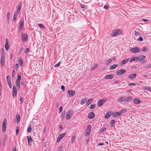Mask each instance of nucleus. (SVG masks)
<instances>
[{
  "instance_id": "5701e85b",
  "label": "nucleus",
  "mask_w": 151,
  "mask_h": 151,
  "mask_svg": "<svg viewBox=\"0 0 151 151\" xmlns=\"http://www.w3.org/2000/svg\"><path fill=\"white\" fill-rule=\"evenodd\" d=\"M17 123H18L20 119V117L19 114L17 113L16 114Z\"/></svg>"
},
{
  "instance_id": "c03bdc74",
  "label": "nucleus",
  "mask_w": 151,
  "mask_h": 151,
  "mask_svg": "<svg viewBox=\"0 0 151 151\" xmlns=\"http://www.w3.org/2000/svg\"><path fill=\"white\" fill-rule=\"evenodd\" d=\"M7 83H8V84L9 85V88H12V83H11V81H8L7 82Z\"/></svg>"
},
{
  "instance_id": "7c9ffc66",
  "label": "nucleus",
  "mask_w": 151,
  "mask_h": 151,
  "mask_svg": "<svg viewBox=\"0 0 151 151\" xmlns=\"http://www.w3.org/2000/svg\"><path fill=\"white\" fill-rule=\"evenodd\" d=\"M115 121L114 120H112L110 122V124L111 127H113L115 125Z\"/></svg>"
},
{
  "instance_id": "aec40b11",
  "label": "nucleus",
  "mask_w": 151,
  "mask_h": 151,
  "mask_svg": "<svg viewBox=\"0 0 151 151\" xmlns=\"http://www.w3.org/2000/svg\"><path fill=\"white\" fill-rule=\"evenodd\" d=\"M129 58H127L124 60L122 61L120 63L121 65H123L129 61Z\"/></svg>"
},
{
  "instance_id": "393cba45",
  "label": "nucleus",
  "mask_w": 151,
  "mask_h": 151,
  "mask_svg": "<svg viewBox=\"0 0 151 151\" xmlns=\"http://www.w3.org/2000/svg\"><path fill=\"white\" fill-rule=\"evenodd\" d=\"M124 96H122L118 99L117 101L120 103H121L124 101Z\"/></svg>"
},
{
  "instance_id": "f8f14e48",
  "label": "nucleus",
  "mask_w": 151,
  "mask_h": 151,
  "mask_svg": "<svg viewBox=\"0 0 151 151\" xmlns=\"http://www.w3.org/2000/svg\"><path fill=\"white\" fill-rule=\"evenodd\" d=\"M66 133H64L59 135L57 138V142H59L66 134Z\"/></svg>"
},
{
  "instance_id": "69168bd1",
  "label": "nucleus",
  "mask_w": 151,
  "mask_h": 151,
  "mask_svg": "<svg viewBox=\"0 0 151 151\" xmlns=\"http://www.w3.org/2000/svg\"><path fill=\"white\" fill-rule=\"evenodd\" d=\"M61 89L63 90V91H64L65 90V87L64 86H61Z\"/></svg>"
},
{
  "instance_id": "a18cd8bd",
  "label": "nucleus",
  "mask_w": 151,
  "mask_h": 151,
  "mask_svg": "<svg viewBox=\"0 0 151 151\" xmlns=\"http://www.w3.org/2000/svg\"><path fill=\"white\" fill-rule=\"evenodd\" d=\"M30 51V50L29 48H27L25 50L24 52L26 54H27Z\"/></svg>"
},
{
  "instance_id": "a19ab883",
  "label": "nucleus",
  "mask_w": 151,
  "mask_h": 151,
  "mask_svg": "<svg viewBox=\"0 0 151 151\" xmlns=\"http://www.w3.org/2000/svg\"><path fill=\"white\" fill-rule=\"evenodd\" d=\"M112 61V60L111 59H109L106 62V64L107 65L109 64Z\"/></svg>"
},
{
  "instance_id": "c85d7f7f",
  "label": "nucleus",
  "mask_w": 151,
  "mask_h": 151,
  "mask_svg": "<svg viewBox=\"0 0 151 151\" xmlns=\"http://www.w3.org/2000/svg\"><path fill=\"white\" fill-rule=\"evenodd\" d=\"M21 78V73H19L18 74L17 78L16 80L18 81H20Z\"/></svg>"
},
{
  "instance_id": "0e129e2a",
  "label": "nucleus",
  "mask_w": 151,
  "mask_h": 151,
  "mask_svg": "<svg viewBox=\"0 0 151 151\" xmlns=\"http://www.w3.org/2000/svg\"><path fill=\"white\" fill-rule=\"evenodd\" d=\"M20 84V81H18L16 80V85H19Z\"/></svg>"
},
{
  "instance_id": "2eb2a0df",
  "label": "nucleus",
  "mask_w": 151,
  "mask_h": 151,
  "mask_svg": "<svg viewBox=\"0 0 151 151\" xmlns=\"http://www.w3.org/2000/svg\"><path fill=\"white\" fill-rule=\"evenodd\" d=\"M8 39H6L5 40V41L6 42V44H5V47L6 50H8L9 49V45L8 44Z\"/></svg>"
},
{
  "instance_id": "49530a36",
  "label": "nucleus",
  "mask_w": 151,
  "mask_h": 151,
  "mask_svg": "<svg viewBox=\"0 0 151 151\" xmlns=\"http://www.w3.org/2000/svg\"><path fill=\"white\" fill-rule=\"evenodd\" d=\"M10 79H11L10 76L9 75H8L6 77V80H7V82L8 81H10Z\"/></svg>"
},
{
  "instance_id": "09e8293b",
  "label": "nucleus",
  "mask_w": 151,
  "mask_h": 151,
  "mask_svg": "<svg viewBox=\"0 0 151 151\" xmlns=\"http://www.w3.org/2000/svg\"><path fill=\"white\" fill-rule=\"evenodd\" d=\"M151 67V63L149 64L148 65H147L145 67V68H149Z\"/></svg>"
},
{
  "instance_id": "1a4fd4ad",
  "label": "nucleus",
  "mask_w": 151,
  "mask_h": 151,
  "mask_svg": "<svg viewBox=\"0 0 151 151\" xmlns=\"http://www.w3.org/2000/svg\"><path fill=\"white\" fill-rule=\"evenodd\" d=\"M13 91L12 94L13 96L14 97H15L16 96L17 94V90L16 89V87L15 85L13 86Z\"/></svg>"
},
{
  "instance_id": "603ef678",
  "label": "nucleus",
  "mask_w": 151,
  "mask_h": 151,
  "mask_svg": "<svg viewBox=\"0 0 151 151\" xmlns=\"http://www.w3.org/2000/svg\"><path fill=\"white\" fill-rule=\"evenodd\" d=\"M106 130V128L105 127L102 128L100 131L101 132H103L105 131Z\"/></svg>"
},
{
  "instance_id": "052dcab7",
  "label": "nucleus",
  "mask_w": 151,
  "mask_h": 151,
  "mask_svg": "<svg viewBox=\"0 0 151 151\" xmlns=\"http://www.w3.org/2000/svg\"><path fill=\"white\" fill-rule=\"evenodd\" d=\"M75 137L74 136H73L72 137V142H74L75 140Z\"/></svg>"
},
{
  "instance_id": "2f4dec72",
  "label": "nucleus",
  "mask_w": 151,
  "mask_h": 151,
  "mask_svg": "<svg viewBox=\"0 0 151 151\" xmlns=\"http://www.w3.org/2000/svg\"><path fill=\"white\" fill-rule=\"evenodd\" d=\"M135 60H137L136 57H132L130 60V62H132L133 61H134Z\"/></svg>"
},
{
  "instance_id": "4c0bfd02",
  "label": "nucleus",
  "mask_w": 151,
  "mask_h": 151,
  "mask_svg": "<svg viewBox=\"0 0 151 151\" xmlns=\"http://www.w3.org/2000/svg\"><path fill=\"white\" fill-rule=\"evenodd\" d=\"M27 139L28 142H32V139L30 136H28L27 137Z\"/></svg>"
},
{
  "instance_id": "7ed1b4c3",
  "label": "nucleus",
  "mask_w": 151,
  "mask_h": 151,
  "mask_svg": "<svg viewBox=\"0 0 151 151\" xmlns=\"http://www.w3.org/2000/svg\"><path fill=\"white\" fill-rule=\"evenodd\" d=\"M73 111L72 110H69L66 113V118L67 119H69L72 116Z\"/></svg>"
},
{
  "instance_id": "6e6d98bb",
  "label": "nucleus",
  "mask_w": 151,
  "mask_h": 151,
  "mask_svg": "<svg viewBox=\"0 0 151 151\" xmlns=\"http://www.w3.org/2000/svg\"><path fill=\"white\" fill-rule=\"evenodd\" d=\"M23 48L22 47H21L20 50H19V54H20L21 53V52H22L23 50Z\"/></svg>"
},
{
  "instance_id": "864d4df0",
  "label": "nucleus",
  "mask_w": 151,
  "mask_h": 151,
  "mask_svg": "<svg viewBox=\"0 0 151 151\" xmlns=\"http://www.w3.org/2000/svg\"><path fill=\"white\" fill-rule=\"evenodd\" d=\"M20 101H21V104H22L24 100H23V98L22 97H21L20 98Z\"/></svg>"
},
{
  "instance_id": "8fccbe9b",
  "label": "nucleus",
  "mask_w": 151,
  "mask_h": 151,
  "mask_svg": "<svg viewBox=\"0 0 151 151\" xmlns=\"http://www.w3.org/2000/svg\"><path fill=\"white\" fill-rule=\"evenodd\" d=\"M19 127H17L16 130V132L17 134H18L19 133Z\"/></svg>"
},
{
  "instance_id": "cd10ccee",
  "label": "nucleus",
  "mask_w": 151,
  "mask_h": 151,
  "mask_svg": "<svg viewBox=\"0 0 151 151\" xmlns=\"http://www.w3.org/2000/svg\"><path fill=\"white\" fill-rule=\"evenodd\" d=\"M93 100V99H92L91 98V99H89L88 100V101H87V102L86 104V105L87 106V105H89L91 103V102H92Z\"/></svg>"
},
{
  "instance_id": "412c9836",
  "label": "nucleus",
  "mask_w": 151,
  "mask_h": 151,
  "mask_svg": "<svg viewBox=\"0 0 151 151\" xmlns=\"http://www.w3.org/2000/svg\"><path fill=\"white\" fill-rule=\"evenodd\" d=\"M24 24V23L23 21H21L20 22L19 27V30H22Z\"/></svg>"
},
{
  "instance_id": "4be33fe9",
  "label": "nucleus",
  "mask_w": 151,
  "mask_h": 151,
  "mask_svg": "<svg viewBox=\"0 0 151 151\" xmlns=\"http://www.w3.org/2000/svg\"><path fill=\"white\" fill-rule=\"evenodd\" d=\"M114 76V75H113L111 74L110 75H107L105 76L104 78L105 79H111L113 78Z\"/></svg>"
},
{
  "instance_id": "338daca9",
  "label": "nucleus",
  "mask_w": 151,
  "mask_h": 151,
  "mask_svg": "<svg viewBox=\"0 0 151 151\" xmlns=\"http://www.w3.org/2000/svg\"><path fill=\"white\" fill-rule=\"evenodd\" d=\"M104 8L105 9H108V6L106 5L104 6Z\"/></svg>"
},
{
  "instance_id": "c756f323",
  "label": "nucleus",
  "mask_w": 151,
  "mask_h": 151,
  "mask_svg": "<svg viewBox=\"0 0 151 151\" xmlns=\"http://www.w3.org/2000/svg\"><path fill=\"white\" fill-rule=\"evenodd\" d=\"M5 61V58H1V65L2 67L4 65V63Z\"/></svg>"
},
{
  "instance_id": "f257e3e1",
  "label": "nucleus",
  "mask_w": 151,
  "mask_h": 151,
  "mask_svg": "<svg viewBox=\"0 0 151 151\" xmlns=\"http://www.w3.org/2000/svg\"><path fill=\"white\" fill-rule=\"evenodd\" d=\"M91 125H88L85 131V135L87 136L89 135L91 132Z\"/></svg>"
},
{
  "instance_id": "f704fd0d",
  "label": "nucleus",
  "mask_w": 151,
  "mask_h": 151,
  "mask_svg": "<svg viewBox=\"0 0 151 151\" xmlns=\"http://www.w3.org/2000/svg\"><path fill=\"white\" fill-rule=\"evenodd\" d=\"M127 111V110L126 109H121L119 111V112H120V114H121V115H122V113L125 112Z\"/></svg>"
},
{
  "instance_id": "9b49d317",
  "label": "nucleus",
  "mask_w": 151,
  "mask_h": 151,
  "mask_svg": "<svg viewBox=\"0 0 151 151\" xmlns=\"http://www.w3.org/2000/svg\"><path fill=\"white\" fill-rule=\"evenodd\" d=\"M112 114L113 116L115 117H117L121 116V115L119 111L117 112H114L112 113Z\"/></svg>"
},
{
  "instance_id": "f03ea898",
  "label": "nucleus",
  "mask_w": 151,
  "mask_h": 151,
  "mask_svg": "<svg viewBox=\"0 0 151 151\" xmlns=\"http://www.w3.org/2000/svg\"><path fill=\"white\" fill-rule=\"evenodd\" d=\"M119 30H115L111 33L110 36L111 37H114L119 35Z\"/></svg>"
},
{
  "instance_id": "0eeeda50",
  "label": "nucleus",
  "mask_w": 151,
  "mask_h": 151,
  "mask_svg": "<svg viewBox=\"0 0 151 151\" xmlns=\"http://www.w3.org/2000/svg\"><path fill=\"white\" fill-rule=\"evenodd\" d=\"M126 71L124 69H121L116 72V74L117 75L119 76L123 74Z\"/></svg>"
},
{
  "instance_id": "dca6fc26",
  "label": "nucleus",
  "mask_w": 151,
  "mask_h": 151,
  "mask_svg": "<svg viewBox=\"0 0 151 151\" xmlns=\"http://www.w3.org/2000/svg\"><path fill=\"white\" fill-rule=\"evenodd\" d=\"M28 38V36L27 34H24L23 35L22 37V41L23 42H25L27 40Z\"/></svg>"
},
{
  "instance_id": "37998d69",
  "label": "nucleus",
  "mask_w": 151,
  "mask_h": 151,
  "mask_svg": "<svg viewBox=\"0 0 151 151\" xmlns=\"http://www.w3.org/2000/svg\"><path fill=\"white\" fill-rule=\"evenodd\" d=\"M32 129L31 128V125H30L29 127L27 129V131L28 132H30L31 131Z\"/></svg>"
},
{
  "instance_id": "473e14b6",
  "label": "nucleus",
  "mask_w": 151,
  "mask_h": 151,
  "mask_svg": "<svg viewBox=\"0 0 151 151\" xmlns=\"http://www.w3.org/2000/svg\"><path fill=\"white\" fill-rule=\"evenodd\" d=\"M148 51L147 48L146 47H143L142 49V52H146Z\"/></svg>"
},
{
  "instance_id": "de8ad7c7",
  "label": "nucleus",
  "mask_w": 151,
  "mask_h": 151,
  "mask_svg": "<svg viewBox=\"0 0 151 151\" xmlns=\"http://www.w3.org/2000/svg\"><path fill=\"white\" fill-rule=\"evenodd\" d=\"M96 104H94L93 105H91L90 106V109H93L96 106Z\"/></svg>"
},
{
  "instance_id": "6ab92c4d",
  "label": "nucleus",
  "mask_w": 151,
  "mask_h": 151,
  "mask_svg": "<svg viewBox=\"0 0 151 151\" xmlns=\"http://www.w3.org/2000/svg\"><path fill=\"white\" fill-rule=\"evenodd\" d=\"M111 114H111V112L109 111L106 113V115L104 116V118L105 119H107L110 117Z\"/></svg>"
},
{
  "instance_id": "3c124183",
  "label": "nucleus",
  "mask_w": 151,
  "mask_h": 151,
  "mask_svg": "<svg viewBox=\"0 0 151 151\" xmlns=\"http://www.w3.org/2000/svg\"><path fill=\"white\" fill-rule=\"evenodd\" d=\"M65 111L64 112H62V114L61 115V118L62 119H63L64 118V116L65 115Z\"/></svg>"
},
{
  "instance_id": "b1692460",
  "label": "nucleus",
  "mask_w": 151,
  "mask_h": 151,
  "mask_svg": "<svg viewBox=\"0 0 151 151\" xmlns=\"http://www.w3.org/2000/svg\"><path fill=\"white\" fill-rule=\"evenodd\" d=\"M87 99V98L86 97L82 99L81 101V104L83 105L84 104V103L86 102Z\"/></svg>"
},
{
  "instance_id": "79ce46f5",
  "label": "nucleus",
  "mask_w": 151,
  "mask_h": 151,
  "mask_svg": "<svg viewBox=\"0 0 151 151\" xmlns=\"http://www.w3.org/2000/svg\"><path fill=\"white\" fill-rule=\"evenodd\" d=\"M38 26L40 28H45V26L44 25H43L42 24H38Z\"/></svg>"
},
{
  "instance_id": "ea45409f",
  "label": "nucleus",
  "mask_w": 151,
  "mask_h": 151,
  "mask_svg": "<svg viewBox=\"0 0 151 151\" xmlns=\"http://www.w3.org/2000/svg\"><path fill=\"white\" fill-rule=\"evenodd\" d=\"M98 66V65L95 64L91 68V70H93L95 68H96Z\"/></svg>"
},
{
  "instance_id": "680f3d73",
  "label": "nucleus",
  "mask_w": 151,
  "mask_h": 151,
  "mask_svg": "<svg viewBox=\"0 0 151 151\" xmlns=\"http://www.w3.org/2000/svg\"><path fill=\"white\" fill-rule=\"evenodd\" d=\"M63 110V107L62 106H60L59 108V111L60 113Z\"/></svg>"
},
{
  "instance_id": "72a5a7b5",
  "label": "nucleus",
  "mask_w": 151,
  "mask_h": 151,
  "mask_svg": "<svg viewBox=\"0 0 151 151\" xmlns=\"http://www.w3.org/2000/svg\"><path fill=\"white\" fill-rule=\"evenodd\" d=\"M144 88L146 90L151 91V87L145 86Z\"/></svg>"
},
{
  "instance_id": "5fc2aeb1",
  "label": "nucleus",
  "mask_w": 151,
  "mask_h": 151,
  "mask_svg": "<svg viewBox=\"0 0 151 151\" xmlns=\"http://www.w3.org/2000/svg\"><path fill=\"white\" fill-rule=\"evenodd\" d=\"M135 85L136 84L135 83H131L128 84V85L129 86H130L132 85L135 86Z\"/></svg>"
},
{
  "instance_id": "13d9d810",
  "label": "nucleus",
  "mask_w": 151,
  "mask_h": 151,
  "mask_svg": "<svg viewBox=\"0 0 151 151\" xmlns=\"http://www.w3.org/2000/svg\"><path fill=\"white\" fill-rule=\"evenodd\" d=\"M138 40L141 41H142L143 40V39L142 37H140L139 38H138Z\"/></svg>"
},
{
  "instance_id": "4468645a",
  "label": "nucleus",
  "mask_w": 151,
  "mask_h": 151,
  "mask_svg": "<svg viewBox=\"0 0 151 151\" xmlns=\"http://www.w3.org/2000/svg\"><path fill=\"white\" fill-rule=\"evenodd\" d=\"M133 99L132 97L131 96H127L126 97L124 96V101L126 102H128L131 100Z\"/></svg>"
},
{
  "instance_id": "bb28decb",
  "label": "nucleus",
  "mask_w": 151,
  "mask_h": 151,
  "mask_svg": "<svg viewBox=\"0 0 151 151\" xmlns=\"http://www.w3.org/2000/svg\"><path fill=\"white\" fill-rule=\"evenodd\" d=\"M18 62L19 64V65L21 66H22L23 64V61L22 60V59L20 57L18 59Z\"/></svg>"
},
{
  "instance_id": "c9c22d12",
  "label": "nucleus",
  "mask_w": 151,
  "mask_h": 151,
  "mask_svg": "<svg viewBox=\"0 0 151 151\" xmlns=\"http://www.w3.org/2000/svg\"><path fill=\"white\" fill-rule=\"evenodd\" d=\"M81 7L82 8L86 9L87 7V6L85 5L84 4H81L80 5Z\"/></svg>"
},
{
  "instance_id": "6e6552de",
  "label": "nucleus",
  "mask_w": 151,
  "mask_h": 151,
  "mask_svg": "<svg viewBox=\"0 0 151 151\" xmlns=\"http://www.w3.org/2000/svg\"><path fill=\"white\" fill-rule=\"evenodd\" d=\"M146 57L145 55H140L139 57H136L137 60L141 62Z\"/></svg>"
},
{
  "instance_id": "a211bd4d",
  "label": "nucleus",
  "mask_w": 151,
  "mask_h": 151,
  "mask_svg": "<svg viewBox=\"0 0 151 151\" xmlns=\"http://www.w3.org/2000/svg\"><path fill=\"white\" fill-rule=\"evenodd\" d=\"M133 102L135 104H139L140 102V100L136 98H135L133 99Z\"/></svg>"
},
{
  "instance_id": "9d476101",
  "label": "nucleus",
  "mask_w": 151,
  "mask_h": 151,
  "mask_svg": "<svg viewBox=\"0 0 151 151\" xmlns=\"http://www.w3.org/2000/svg\"><path fill=\"white\" fill-rule=\"evenodd\" d=\"M68 94L69 96L72 97L75 95V91L72 90H68Z\"/></svg>"
},
{
  "instance_id": "bf43d9fd",
  "label": "nucleus",
  "mask_w": 151,
  "mask_h": 151,
  "mask_svg": "<svg viewBox=\"0 0 151 151\" xmlns=\"http://www.w3.org/2000/svg\"><path fill=\"white\" fill-rule=\"evenodd\" d=\"M60 62H59L57 64H56L55 66V67H58L60 65Z\"/></svg>"
},
{
  "instance_id": "f3484780",
  "label": "nucleus",
  "mask_w": 151,
  "mask_h": 151,
  "mask_svg": "<svg viewBox=\"0 0 151 151\" xmlns=\"http://www.w3.org/2000/svg\"><path fill=\"white\" fill-rule=\"evenodd\" d=\"M136 75L137 74L136 73L132 74L128 76V78L132 80L135 78Z\"/></svg>"
},
{
  "instance_id": "a878e982",
  "label": "nucleus",
  "mask_w": 151,
  "mask_h": 151,
  "mask_svg": "<svg viewBox=\"0 0 151 151\" xmlns=\"http://www.w3.org/2000/svg\"><path fill=\"white\" fill-rule=\"evenodd\" d=\"M118 65L117 64H114L113 65H111L110 66V69L112 70L115 69L117 66Z\"/></svg>"
},
{
  "instance_id": "39448f33",
  "label": "nucleus",
  "mask_w": 151,
  "mask_h": 151,
  "mask_svg": "<svg viewBox=\"0 0 151 151\" xmlns=\"http://www.w3.org/2000/svg\"><path fill=\"white\" fill-rule=\"evenodd\" d=\"M130 51L133 53H136L140 52L141 51V50L138 47H134L130 49Z\"/></svg>"
},
{
  "instance_id": "e2e57ef3",
  "label": "nucleus",
  "mask_w": 151,
  "mask_h": 151,
  "mask_svg": "<svg viewBox=\"0 0 151 151\" xmlns=\"http://www.w3.org/2000/svg\"><path fill=\"white\" fill-rule=\"evenodd\" d=\"M62 149V147H59L58 148V151H61V150Z\"/></svg>"
},
{
  "instance_id": "774afa93",
  "label": "nucleus",
  "mask_w": 151,
  "mask_h": 151,
  "mask_svg": "<svg viewBox=\"0 0 151 151\" xmlns=\"http://www.w3.org/2000/svg\"><path fill=\"white\" fill-rule=\"evenodd\" d=\"M98 144L99 145H104V143L102 142H99Z\"/></svg>"
},
{
  "instance_id": "ddd939ff",
  "label": "nucleus",
  "mask_w": 151,
  "mask_h": 151,
  "mask_svg": "<svg viewBox=\"0 0 151 151\" xmlns=\"http://www.w3.org/2000/svg\"><path fill=\"white\" fill-rule=\"evenodd\" d=\"M94 116V114L93 112H91L89 113L88 116V117L89 119H93Z\"/></svg>"
},
{
  "instance_id": "423d86ee",
  "label": "nucleus",
  "mask_w": 151,
  "mask_h": 151,
  "mask_svg": "<svg viewBox=\"0 0 151 151\" xmlns=\"http://www.w3.org/2000/svg\"><path fill=\"white\" fill-rule=\"evenodd\" d=\"M7 124V121L6 119L5 118L4 119V122L2 124V131L3 132H4L6 130V124Z\"/></svg>"
},
{
  "instance_id": "e433bc0d",
  "label": "nucleus",
  "mask_w": 151,
  "mask_h": 151,
  "mask_svg": "<svg viewBox=\"0 0 151 151\" xmlns=\"http://www.w3.org/2000/svg\"><path fill=\"white\" fill-rule=\"evenodd\" d=\"M10 16V12H8L7 13V20L8 21H9V20Z\"/></svg>"
},
{
  "instance_id": "58836bf2",
  "label": "nucleus",
  "mask_w": 151,
  "mask_h": 151,
  "mask_svg": "<svg viewBox=\"0 0 151 151\" xmlns=\"http://www.w3.org/2000/svg\"><path fill=\"white\" fill-rule=\"evenodd\" d=\"M21 8V6L19 4L18 6L17 10V12L18 13H19V12L20 11V9Z\"/></svg>"
},
{
  "instance_id": "20e7f679",
  "label": "nucleus",
  "mask_w": 151,
  "mask_h": 151,
  "mask_svg": "<svg viewBox=\"0 0 151 151\" xmlns=\"http://www.w3.org/2000/svg\"><path fill=\"white\" fill-rule=\"evenodd\" d=\"M107 100L106 99H102L99 100L98 101V107H101L105 101H107Z\"/></svg>"
},
{
  "instance_id": "4d7b16f0",
  "label": "nucleus",
  "mask_w": 151,
  "mask_h": 151,
  "mask_svg": "<svg viewBox=\"0 0 151 151\" xmlns=\"http://www.w3.org/2000/svg\"><path fill=\"white\" fill-rule=\"evenodd\" d=\"M15 13H15L14 14V16H13V21H14L15 20H16V17Z\"/></svg>"
}]
</instances>
